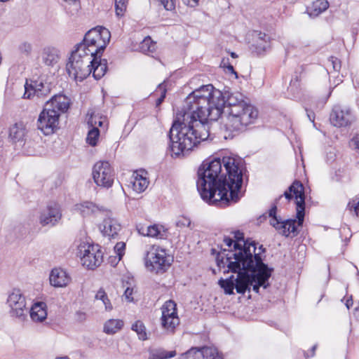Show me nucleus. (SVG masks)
Returning a JSON list of instances; mask_svg holds the SVG:
<instances>
[{
	"label": "nucleus",
	"instance_id": "a211bd4d",
	"mask_svg": "<svg viewBox=\"0 0 359 359\" xmlns=\"http://www.w3.org/2000/svg\"><path fill=\"white\" fill-rule=\"evenodd\" d=\"M102 54V53L94 55L89 66L90 74L93 73V77L97 80L101 79L107 69V61L105 59L101 60Z\"/></svg>",
	"mask_w": 359,
	"mask_h": 359
},
{
	"label": "nucleus",
	"instance_id": "9b49d317",
	"mask_svg": "<svg viewBox=\"0 0 359 359\" xmlns=\"http://www.w3.org/2000/svg\"><path fill=\"white\" fill-rule=\"evenodd\" d=\"M176 306L175 302L169 300L165 302L162 307L161 324L162 328L168 333L173 334L176 327L180 325Z\"/></svg>",
	"mask_w": 359,
	"mask_h": 359
},
{
	"label": "nucleus",
	"instance_id": "2f4dec72",
	"mask_svg": "<svg viewBox=\"0 0 359 359\" xmlns=\"http://www.w3.org/2000/svg\"><path fill=\"white\" fill-rule=\"evenodd\" d=\"M131 329L137 333L139 339L144 341L148 339L146 327L142 321H135V323L133 324Z\"/></svg>",
	"mask_w": 359,
	"mask_h": 359
},
{
	"label": "nucleus",
	"instance_id": "6e6552de",
	"mask_svg": "<svg viewBox=\"0 0 359 359\" xmlns=\"http://www.w3.org/2000/svg\"><path fill=\"white\" fill-rule=\"evenodd\" d=\"M77 255L83 266L88 269H95L103 262V253L98 245L81 243L78 246Z\"/></svg>",
	"mask_w": 359,
	"mask_h": 359
},
{
	"label": "nucleus",
	"instance_id": "4c0bfd02",
	"mask_svg": "<svg viewBox=\"0 0 359 359\" xmlns=\"http://www.w3.org/2000/svg\"><path fill=\"white\" fill-rule=\"evenodd\" d=\"M128 4V0H115L116 14L118 17L124 15Z\"/></svg>",
	"mask_w": 359,
	"mask_h": 359
},
{
	"label": "nucleus",
	"instance_id": "de8ad7c7",
	"mask_svg": "<svg viewBox=\"0 0 359 359\" xmlns=\"http://www.w3.org/2000/svg\"><path fill=\"white\" fill-rule=\"evenodd\" d=\"M160 2L167 11H172L175 8L173 0H160Z\"/></svg>",
	"mask_w": 359,
	"mask_h": 359
},
{
	"label": "nucleus",
	"instance_id": "f03ea898",
	"mask_svg": "<svg viewBox=\"0 0 359 359\" xmlns=\"http://www.w3.org/2000/svg\"><path fill=\"white\" fill-rule=\"evenodd\" d=\"M197 101L210 121H217L223 114L225 126L231 131H244L258 117L257 109L244 101L242 94L215 89L212 85L203 86L189 94V103Z\"/></svg>",
	"mask_w": 359,
	"mask_h": 359
},
{
	"label": "nucleus",
	"instance_id": "09e8293b",
	"mask_svg": "<svg viewBox=\"0 0 359 359\" xmlns=\"http://www.w3.org/2000/svg\"><path fill=\"white\" fill-rule=\"evenodd\" d=\"M158 88L161 92V96L156 101V107L160 106L161 104L163 102V100L165 97V94H166L165 88H163L161 84L159 85Z\"/></svg>",
	"mask_w": 359,
	"mask_h": 359
},
{
	"label": "nucleus",
	"instance_id": "f704fd0d",
	"mask_svg": "<svg viewBox=\"0 0 359 359\" xmlns=\"http://www.w3.org/2000/svg\"><path fill=\"white\" fill-rule=\"evenodd\" d=\"M201 359H222L217 351L212 347L201 348Z\"/></svg>",
	"mask_w": 359,
	"mask_h": 359
},
{
	"label": "nucleus",
	"instance_id": "5701e85b",
	"mask_svg": "<svg viewBox=\"0 0 359 359\" xmlns=\"http://www.w3.org/2000/svg\"><path fill=\"white\" fill-rule=\"evenodd\" d=\"M235 242L234 245L238 244L239 248H247L249 250V252L252 255H255V250L257 243L255 241H252L250 238L246 240L244 239V234L240 231H236L233 232Z\"/></svg>",
	"mask_w": 359,
	"mask_h": 359
},
{
	"label": "nucleus",
	"instance_id": "c85d7f7f",
	"mask_svg": "<svg viewBox=\"0 0 359 359\" xmlns=\"http://www.w3.org/2000/svg\"><path fill=\"white\" fill-rule=\"evenodd\" d=\"M123 326V322L119 319H110L104 326V332L108 334H114L121 330Z\"/></svg>",
	"mask_w": 359,
	"mask_h": 359
},
{
	"label": "nucleus",
	"instance_id": "8fccbe9b",
	"mask_svg": "<svg viewBox=\"0 0 359 359\" xmlns=\"http://www.w3.org/2000/svg\"><path fill=\"white\" fill-rule=\"evenodd\" d=\"M228 60H229L228 59H226V60L223 59L222 60V65L223 67L226 68L227 69V71L229 72H230L231 74H235L237 76V74L234 71L233 67L228 62Z\"/></svg>",
	"mask_w": 359,
	"mask_h": 359
},
{
	"label": "nucleus",
	"instance_id": "bf43d9fd",
	"mask_svg": "<svg viewBox=\"0 0 359 359\" xmlns=\"http://www.w3.org/2000/svg\"><path fill=\"white\" fill-rule=\"evenodd\" d=\"M257 249L255 250V253L257 254L259 256H260L261 252H264L265 251V249L264 248L263 245H261L259 248V252H256ZM261 258V257H259Z\"/></svg>",
	"mask_w": 359,
	"mask_h": 359
},
{
	"label": "nucleus",
	"instance_id": "7ed1b4c3",
	"mask_svg": "<svg viewBox=\"0 0 359 359\" xmlns=\"http://www.w3.org/2000/svg\"><path fill=\"white\" fill-rule=\"evenodd\" d=\"M189 95L182 110L177 113L168 133L170 148L177 156L184 155L209 135V117L197 101L189 103Z\"/></svg>",
	"mask_w": 359,
	"mask_h": 359
},
{
	"label": "nucleus",
	"instance_id": "052dcab7",
	"mask_svg": "<svg viewBox=\"0 0 359 359\" xmlns=\"http://www.w3.org/2000/svg\"><path fill=\"white\" fill-rule=\"evenodd\" d=\"M353 305V300L351 299H347L346 302V306L347 309H350V307Z\"/></svg>",
	"mask_w": 359,
	"mask_h": 359
},
{
	"label": "nucleus",
	"instance_id": "473e14b6",
	"mask_svg": "<svg viewBox=\"0 0 359 359\" xmlns=\"http://www.w3.org/2000/svg\"><path fill=\"white\" fill-rule=\"evenodd\" d=\"M301 89V79L298 76H295L292 79L287 90L294 97H296L299 95Z\"/></svg>",
	"mask_w": 359,
	"mask_h": 359
},
{
	"label": "nucleus",
	"instance_id": "c03bdc74",
	"mask_svg": "<svg viewBox=\"0 0 359 359\" xmlns=\"http://www.w3.org/2000/svg\"><path fill=\"white\" fill-rule=\"evenodd\" d=\"M282 198V196H280L279 198L278 199L276 200V202L275 203L273 204V205L271 208V209L269 210V217H271V219H270V224H271V221L276 218V219H280V217H278L276 216V211H277V203L278 201Z\"/></svg>",
	"mask_w": 359,
	"mask_h": 359
},
{
	"label": "nucleus",
	"instance_id": "4d7b16f0",
	"mask_svg": "<svg viewBox=\"0 0 359 359\" xmlns=\"http://www.w3.org/2000/svg\"><path fill=\"white\" fill-rule=\"evenodd\" d=\"M76 316L78 318V320L80 321H83L86 319V313L81 311H78L76 313Z\"/></svg>",
	"mask_w": 359,
	"mask_h": 359
},
{
	"label": "nucleus",
	"instance_id": "f8f14e48",
	"mask_svg": "<svg viewBox=\"0 0 359 359\" xmlns=\"http://www.w3.org/2000/svg\"><path fill=\"white\" fill-rule=\"evenodd\" d=\"M7 302L11 309V316L24 319L28 312L25 297L20 290L14 289L8 295Z\"/></svg>",
	"mask_w": 359,
	"mask_h": 359
},
{
	"label": "nucleus",
	"instance_id": "680f3d73",
	"mask_svg": "<svg viewBox=\"0 0 359 359\" xmlns=\"http://www.w3.org/2000/svg\"><path fill=\"white\" fill-rule=\"evenodd\" d=\"M66 2L76 3L79 0H64Z\"/></svg>",
	"mask_w": 359,
	"mask_h": 359
},
{
	"label": "nucleus",
	"instance_id": "69168bd1",
	"mask_svg": "<svg viewBox=\"0 0 359 359\" xmlns=\"http://www.w3.org/2000/svg\"><path fill=\"white\" fill-rule=\"evenodd\" d=\"M56 359H69L68 357H60L57 358Z\"/></svg>",
	"mask_w": 359,
	"mask_h": 359
},
{
	"label": "nucleus",
	"instance_id": "13d9d810",
	"mask_svg": "<svg viewBox=\"0 0 359 359\" xmlns=\"http://www.w3.org/2000/svg\"><path fill=\"white\" fill-rule=\"evenodd\" d=\"M149 359H161L158 355V353L156 352L153 353L150 355Z\"/></svg>",
	"mask_w": 359,
	"mask_h": 359
},
{
	"label": "nucleus",
	"instance_id": "0e129e2a",
	"mask_svg": "<svg viewBox=\"0 0 359 359\" xmlns=\"http://www.w3.org/2000/svg\"><path fill=\"white\" fill-rule=\"evenodd\" d=\"M231 56L232 57H233V58H236V57H238V56H237V55H236L235 53H231Z\"/></svg>",
	"mask_w": 359,
	"mask_h": 359
},
{
	"label": "nucleus",
	"instance_id": "603ef678",
	"mask_svg": "<svg viewBox=\"0 0 359 359\" xmlns=\"http://www.w3.org/2000/svg\"><path fill=\"white\" fill-rule=\"evenodd\" d=\"M184 4L190 6L191 8H194L198 5L199 0H182Z\"/></svg>",
	"mask_w": 359,
	"mask_h": 359
},
{
	"label": "nucleus",
	"instance_id": "b1692460",
	"mask_svg": "<svg viewBox=\"0 0 359 359\" xmlns=\"http://www.w3.org/2000/svg\"><path fill=\"white\" fill-rule=\"evenodd\" d=\"M138 232L144 236H146L160 239L165 238L167 236L166 230L164 229V227L157 224L151 225L147 228L141 227L140 229H138Z\"/></svg>",
	"mask_w": 359,
	"mask_h": 359
},
{
	"label": "nucleus",
	"instance_id": "bb28decb",
	"mask_svg": "<svg viewBox=\"0 0 359 359\" xmlns=\"http://www.w3.org/2000/svg\"><path fill=\"white\" fill-rule=\"evenodd\" d=\"M330 4L327 0H316L307 8L308 13L311 17H318L329 8Z\"/></svg>",
	"mask_w": 359,
	"mask_h": 359
},
{
	"label": "nucleus",
	"instance_id": "e433bc0d",
	"mask_svg": "<svg viewBox=\"0 0 359 359\" xmlns=\"http://www.w3.org/2000/svg\"><path fill=\"white\" fill-rule=\"evenodd\" d=\"M95 299L101 300L103 302V304L105 306V309L107 311L112 310L113 307L110 302V300L109 299L105 291L102 288H100L97 292V293L95 294Z\"/></svg>",
	"mask_w": 359,
	"mask_h": 359
},
{
	"label": "nucleus",
	"instance_id": "3c124183",
	"mask_svg": "<svg viewBox=\"0 0 359 359\" xmlns=\"http://www.w3.org/2000/svg\"><path fill=\"white\" fill-rule=\"evenodd\" d=\"M133 288L127 287L126 289L125 292H124V296L128 302L133 301Z\"/></svg>",
	"mask_w": 359,
	"mask_h": 359
},
{
	"label": "nucleus",
	"instance_id": "aec40b11",
	"mask_svg": "<svg viewBox=\"0 0 359 359\" xmlns=\"http://www.w3.org/2000/svg\"><path fill=\"white\" fill-rule=\"evenodd\" d=\"M269 46V37L265 33L255 31L253 34V43L251 45V50L259 55Z\"/></svg>",
	"mask_w": 359,
	"mask_h": 359
},
{
	"label": "nucleus",
	"instance_id": "7c9ffc66",
	"mask_svg": "<svg viewBox=\"0 0 359 359\" xmlns=\"http://www.w3.org/2000/svg\"><path fill=\"white\" fill-rule=\"evenodd\" d=\"M156 47V43L149 36L146 37L140 46V50L145 54L153 53Z\"/></svg>",
	"mask_w": 359,
	"mask_h": 359
},
{
	"label": "nucleus",
	"instance_id": "6ab92c4d",
	"mask_svg": "<svg viewBox=\"0 0 359 359\" xmlns=\"http://www.w3.org/2000/svg\"><path fill=\"white\" fill-rule=\"evenodd\" d=\"M76 208L83 217L97 216L98 215H103L107 212V209L102 206L100 207L90 201H85L77 204Z\"/></svg>",
	"mask_w": 359,
	"mask_h": 359
},
{
	"label": "nucleus",
	"instance_id": "72a5a7b5",
	"mask_svg": "<svg viewBox=\"0 0 359 359\" xmlns=\"http://www.w3.org/2000/svg\"><path fill=\"white\" fill-rule=\"evenodd\" d=\"M201 348H191L187 352L182 353L178 359H201Z\"/></svg>",
	"mask_w": 359,
	"mask_h": 359
},
{
	"label": "nucleus",
	"instance_id": "f257e3e1",
	"mask_svg": "<svg viewBox=\"0 0 359 359\" xmlns=\"http://www.w3.org/2000/svg\"><path fill=\"white\" fill-rule=\"evenodd\" d=\"M246 171L244 161L236 156L204 161L198 169L196 187L201 198L219 208L236 203Z\"/></svg>",
	"mask_w": 359,
	"mask_h": 359
},
{
	"label": "nucleus",
	"instance_id": "ea45409f",
	"mask_svg": "<svg viewBox=\"0 0 359 359\" xmlns=\"http://www.w3.org/2000/svg\"><path fill=\"white\" fill-rule=\"evenodd\" d=\"M176 226L180 228L183 227H189L190 229H193V226H191V219L184 216H181L178 217L177 222H176Z\"/></svg>",
	"mask_w": 359,
	"mask_h": 359
},
{
	"label": "nucleus",
	"instance_id": "f3484780",
	"mask_svg": "<svg viewBox=\"0 0 359 359\" xmlns=\"http://www.w3.org/2000/svg\"><path fill=\"white\" fill-rule=\"evenodd\" d=\"M103 215L107 217L104 219L100 229L104 236L109 238H114L121 229V224L116 219L111 217V212L107 210Z\"/></svg>",
	"mask_w": 359,
	"mask_h": 359
},
{
	"label": "nucleus",
	"instance_id": "cd10ccee",
	"mask_svg": "<svg viewBox=\"0 0 359 359\" xmlns=\"http://www.w3.org/2000/svg\"><path fill=\"white\" fill-rule=\"evenodd\" d=\"M42 60L48 66H53L59 60L58 50L55 48H45L42 53Z\"/></svg>",
	"mask_w": 359,
	"mask_h": 359
},
{
	"label": "nucleus",
	"instance_id": "6e6d98bb",
	"mask_svg": "<svg viewBox=\"0 0 359 359\" xmlns=\"http://www.w3.org/2000/svg\"><path fill=\"white\" fill-rule=\"evenodd\" d=\"M224 242L228 247H231L233 243H234L232 238L226 236L224 238Z\"/></svg>",
	"mask_w": 359,
	"mask_h": 359
},
{
	"label": "nucleus",
	"instance_id": "39448f33",
	"mask_svg": "<svg viewBox=\"0 0 359 359\" xmlns=\"http://www.w3.org/2000/svg\"><path fill=\"white\" fill-rule=\"evenodd\" d=\"M237 261L229 264V269L232 273H237L236 290L237 293L245 294L250 291V286L256 293H259V287L264 289L269 286V279L273 269L269 268L262 262L257 254L254 256L245 255L244 257L236 258Z\"/></svg>",
	"mask_w": 359,
	"mask_h": 359
},
{
	"label": "nucleus",
	"instance_id": "393cba45",
	"mask_svg": "<svg viewBox=\"0 0 359 359\" xmlns=\"http://www.w3.org/2000/svg\"><path fill=\"white\" fill-rule=\"evenodd\" d=\"M46 304L43 302L35 303L30 309V317L36 322H41L46 318L47 312Z\"/></svg>",
	"mask_w": 359,
	"mask_h": 359
},
{
	"label": "nucleus",
	"instance_id": "20e7f679",
	"mask_svg": "<svg viewBox=\"0 0 359 359\" xmlns=\"http://www.w3.org/2000/svg\"><path fill=\"white\" fill-rule=\"evenodd\" d=\"M110 32L97 27L89 30L82 42L72 51L66 69L69 76L76 81H83L90 74L89 66L94 55L103 53L110 39Z\"/></svg>",
	"mask_w": 359,
	"mask_h": 359
},
{
	"label": "nucleus",
	"instance_id": "a18cd8bd",
	"mask_svg": "<svg viewBox=\"0 0 359 359\" xmlns=\"http://www.w3.org/2000/svg\"><path fill=\"white\" fill-rule=\"evenodd\" d=\"M157 353H158V355L161 359H168V358H173L174 356L176 355L175 351H167L165 350H161V351H158Z\"/></svg>",
	"mask_w": 359,
	"mask_h": 359
},
{
	"label": "nucleus",
	"instance_id": "dca6fc26",
	"mask_svg": "<svg viewBox=\"0 0 359 359\" xmlns=\"http://www.w3.org/2000/svg\"><path fill=\"white\" fill-rule=\"evenodd\" d=\"M50 92V88L47 83L41 81H27L25 84V93L23 98L32 99L34 97H45Z\"/></svg>",
	"mask_w": 359,
	"mask_h": 359
},
{
	"label": "nucleus",
	"instance_id": "c9c22d12",
	"mask_svg": "<svg viewBox=\"0 0 359 359\" xmlns=\"http://www.w3.org/2000/svg\"><path fill=\"white\" fill-rule=\"evenodd\" d=\"M100 136V130L97 128V127H93L90 130H89L87 137H86V142L90 145L94 147L97 144V142L98 140V137Z\"/></svg>",
	"mask_w": 359,
	"mask_h": 359
},
{
	"label": "nucleus",
	"instance_id": "ddd939ff",
	"mask_svg": "<svg viewBox=\"0 0 359 359\" xmlns=\"http://www.w3.org/2000/svg\"><path fill=\"white\" fill-rule=\"evenodd\" d=\"M330 121L334 126L346 127L354 121V116L349 108L336 104L330 113Z\"/></svg>",
	"mask_w": 359,
	"mask_h": 359
},
{
	"label": "nucleus",
	"instance_id": "9d476101",
	"mask_svg": "<svg viewBox=\"0 0 359 359\" xmlns=\"http://www.w3.org/2000/svg\"><path fill=\"white\" fill-rule=\"evenodd\" d=\"M93 178L100 187L109 188L114 180V172L108 161H98L93 168Z\"/></svg>",
	"mask_w": 359,
	"mask_h": 359
},
{
	"label": "nucleus",
	"instance_id": "e2e57ef3",
	"mask_svg": "<svg viewBox=\"0 0 359 359\" xmlns=\"http://www.w3.org/2000/svg\"><path fill=\"white\" fill-rule=\"evenodd\" d=\"M355 311L356 313L359 316V305L355 309Z\"/></svg>",
	"mask_w": 359,
	"mask_h": 359
},
{
	"label": "nucleus",
	"instance_id": "2eb2a0df",
	"mask_svg": "<svg viewBox=\"0 0 359 359\" xmlns=\"http://www.w3.org/2000/svg\"><path fill=\"white\" fill-rule=\"evenodd\" d=\"M238 247V244H236L233 245L234 251H229L227 254H225L226 250H224L223 252L219 253L217 257V266L219 268H224L226 266L228 268L226 272L231 271L229 269V264L237 261L236 258L244 257L245 255L248 256V254L252 256L247 248L241 249Z\"/></svg>",
	"mask_w": 359,
	"mask_h": 359
},
{
	"label": "nucleus",
	"instance_id": "37998d69",
	"mask_svg": "<svg viewBox=\"0 0 359 359\" xmlns=\"http://www.w3.org/2000/svg\"><path fill=\"white\" fill-rule=\"evenodd\" d=\"M329 62L332 65L334 72H339L341 69V61L336 57L331 56L329 58Z\"/></svg>",
	"mask_w": 359,
	"mask_h": 359
},
{
	"label": "nucleus",
	"instance_id": "0eeeda50",
	"mask_svg": "<svg viewBox=\"0 0 359 359\" xmlns=\"http://www.w3.org/2000/svg\"><path fill=\"white\" fill-rule=\"evenodd\" d=\"M70 100L64 95H57L48 101L39 114L37 128L45 135L54 133L58 128L60 116L67 112Z\"/></svg>",
	"mask_w": 359,
	"mask_h": 359
},
{
	"label": "nucleus",
	"instance_id": "79ce46f5",
	"mask_svg": "<svg viewBox=\"0 0 359 359\" xmlns=\"http://www.w3.org/2000/svg\"><path fill=\"white\" fill-rule=\"evenodd\" d=\"M126 248V244L123 242H118L114 246V250L118 256L119 260L124 255V250Z\"/></svg>",
	"mask_w": 359,
	"mask_h": 359
},
{
	"label": "nucleus",
	"instance_id": "423d86ee",
	"mask_svg": "<svg viewBox=\"0 0 359 359\" xmlns=\"http://www.w3.org/2000/svg\"><path fill=\"white\" fill-rule=\"evenodd\" d=\"M283 196L287 200H291L293 197L296 200L297 219H290L282 220L281 219L274 218L271 221V225L281 235L288 237L290 233L293 236L297 233V226H302L304 222L305 215V196L303 184L297 180H295L285 191Z\"/></svg>",
	"mask_w": 359,
	"mask_h": 359
},
{
	"label": "nucleus",
	"instance_id": "4468645a",
	"mask_svg": "<svg viewBox=\"0 0 359 359\" xmlns=\"http://www.w3.org/2000/svg\"><path fill=\"white\" fill-rule=\"evenodd\" d=\"M61 218L60 206L57 203L50 202L41 211L39 221L43 226H54Z\"/></svg>",
	"mask_w": 359,
	"mask_h": 359
},
{
	"label": "nucleus",
	"instance_id": "49530a36",
	"mask_svg": "<svg viewBox=\"0 0 359 359\" xmlns=\"http://www.w3.org/2000/svg\"><path fill=\"white\" fill-rule=\"evenodd\" d=\"M32 47L31 43L28 42H23L19 46V50L21 53L25 54H29L32 51Z\"/></svg>",
	"mask_w": 359,
	"mask_h": 359
},
{
	"label": "nucleus",
	"instance_id": "a19ab883",
	"mask_svg": "<svg viewBox=\"0 0 359 359\" xmlns=\"http://www.w3.org/2000/svg\"><path fill=\"white\" fill-rule=\"evenodd\" d=\"M103 123L104 121L102 120V117H97L94 115H91L88 121V124L92 128L97 127V125L102 127Z\"/></svg>",
	"mask_w": 359,
	"mask_h": 359
},
{
	"label": "nucleus",
	"instance_id": "864d4df0",
	"mask_svg": "<svg viewBox=\"0 0 359 359\" xmlns=\"http://www.w3.org/2000/svg\"><path fill=\"white\" fill-rule=\"evenodd\" d=\"M305 109L306 111V114H307V116H308L309 119L311 121L314 122V120H315L314 112L311 110L308 109L307 108H306Z\"/></svg>",
	"mask_w": 359,
	"mask_h": 359
},
{
	"label": "nucleus",
	"instance_id": "a878e982",
	"mask_svg": "<svg viewBox=\"0 0 359 359\" xmlns=\"http://www.w3.org/2000/svg\"><path fill=\"white\" fill-rule=\"evenodd\" d=\"M26 134V128L23 123H16L10 128L9 137L13 142H22Z\"/></svg>",
	"mask_w": 359,
	"mask_h": 359
},
{
	"label": "nucleus",
	"instance_id": "412c9836",
	"mask_svg": "<svg viewBox=\"0 0 359 359\" xmlns=\"http://www.w3.org/2000/svg\"><path fill=\"white\" fill-rule=\"evenodd\" d=\"M70 281V277L62 269H54L50 275V283L54 287H65Z\"/></svg>",
	"mask_w": 359,
	"mask_h": 359
},
{
	"label": "nucleus",
	"instance_id": "4be33fe9",
	"mask_svg": "<svg viewBox=\"0 0 359 359\" xmlns=\"http://www.w3.org/2000/svg\"><path fill=\"white\" fill-rule=\"evenodd\" d=\"M147 172L144 170L136 171L133 174L132 187L137 193L143 192L149 185V181L146 177Z\"/></svg>",
	"mask_w": 359,
	"mask_h": 359
},
{
	"label": "nucleus",
	"instance_id": "1a4fd4ad",
	"mask_svg": "<svg viewBox=\"0 0 359 359\" xmlns=\"http://www.w3.org/2000/svg\"><path fill=\"white\" fill-rule=\"evenodd\" d=\"M170 264V260L165 250L156 245L150 248L146 256V265L151 271L163 273L168 269Z\"/></svg>",
	"mask_w": 359,
	"mask_h": 359
},
{
	"label": "nucleus",
	"instance_id": "58836bf2",
	"mask_svg": "<svg viewBox=\"0 0 359 359\" xmlns=\"http://www.w3.org/2000/svg\"><path fill=\"white\" fill-rule=\"evenodd\" d=\"M347 209L351 212H353L359 219V198H355L350 201L347 205Z\"/></svg>",
	"mask_w": 359,
	"mask_h": 359
},
{
	"label": "nucleus",
	"instance_id": "c756f323",
	"mask_svg": "<svg viewBox=\"0 0 359 359\" xmlns=\"http://www.w3.org/2000/svg\"><path fill=\"white\" fill-rule=\"evenodd\" d=\"M236 278L231 275L226 279H220L218 282L219 286L224 290L226 294H233V289L236 288Z\"/></svg>",
	"mask_w": 359,
	"mask_h": 359
},
{
	"label": "nucleus",
	"instance_id": "5fc2aeb1",
	"mask_svg": "<svg viewBox=\"0 0 359 359\" xmlns=\"http://www.w3.org/2000/svg\"><path fill=\"white\" fill-rule=\"evenodd\" d=\"M351 142L355 148L359 149V134L351 140Z\"/></svg>",
	"mask_w": 359,
	"mask_h": 359
},
{
	"label": "nucleus",
	"instance_id": "338daca9",
	"mask_svg": "<svg viewBox=\"0 0 359 359\" xmlns=\"http://www.w3.org/2000/svg\"><path fill=\"white\" fill-rule=\"evenodd\" d=\"M316 348V346H313V348H312L313 354L314 353Z\"/></svg>",
	"mask_w": 359,
	"mask_h": 359
}]
</instances>
